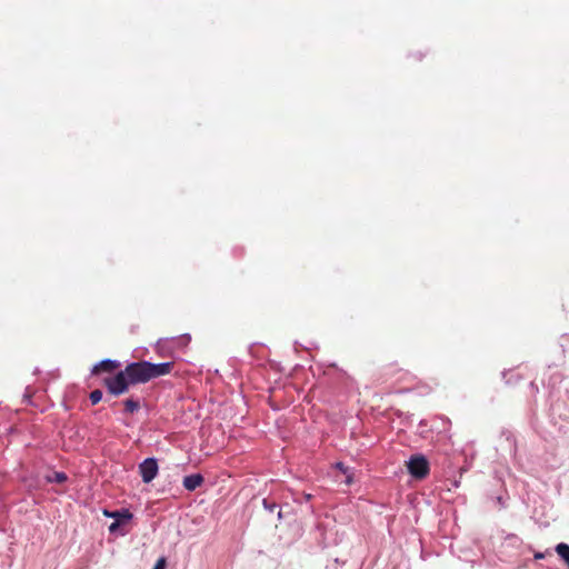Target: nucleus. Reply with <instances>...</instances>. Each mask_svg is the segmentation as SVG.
I'll return each mask as SVG.
<instances>
[{
  "label": "nucleus",
  "mask_w": 569,
  "mask_h": 569,
  "mask_svg": "<svg viewBox=\"0 0 569 569\" xmlns=\"http://www.w3.org/2000/svg\"><path fill=\"white\" fill-rule=\"evenodd\" d=\"M172 369L173 362H132L114 376L104 378L103 383L111 395L120 396L126 393L130 386L147 383L158 377L167 376Z\"/></svg>",
  "instance_id": "1"
},
{
  "label": "nucleus",
  "mask_w": 569,
  "mask_h": 569,
  "mask_svg": "<svg viewBox=\"0 0 569 569\" xmlns=\"http://www.w3.org/2000/svg\"><path fill=\"white\" fill-rule=\"evenodd\" d=\"M407 467L409 473L418 480L425 479L430 471L429 462L427 458L422 455L412 456L409 459Z\"/></svg>",
  "instance_id": "2"
},
{
  "label": "nucleus",
  "mask_w": 569,
  "mask_h": 569,
  "mask_svg": "<svg viewBox=\"0 0 569 569\" xmlns=\"http://www.w3.org/2000/svg\"><path fill=\"white\" fill-rule=\"evenodd\" d=\"M139 472L144 483L151 482L158 475V462L154 458H147L139 465Z\"/></svg>",
  "instance_id": "3"
},
{
  "label": "nucleus",
  "mask_w": 569,
  "mask_h": 569,
  "mask_svg": "<svg viewBox=\"0 0 569 569\" xmlns=\"http://www.w3.org/2000/svg\"><path fill=\"white\" fill-rule=\"evenodd\" d=\"M104 515L108 517H112L116 520L109 526V531L111 533L117 532L118 528L123 523L128 522L132 518V513L129 510L114 511L109 512L104 510Z\"/></svg>",
  "instance_id": "4"
},
{
  "label": "nucleus",
  "mask_w": 569,
  "mask_h": 569,
  "mask_svg": "<svg viewBox=\"0 0 569 569\" xmlns=\"http://www.w3.org/2000/svg\"><path fill=\"white\" fill-rule=\"evenodd\" d=\"M120 367L116 360L106 359L97 363L92 369V375H100L101 372H113Z\"/></svg>",
  "instance_id": "5"
},
{
  "label": "nucleus",
  "mask_w": 569,
  "mask_h": 569,
  "mask_svg": "<svg viewBox=\"0 0 569 569\" xmlns=\"http://www.w3.org/2000/svg\"><path fill=\"white\" fill-rule=\"evenodd\" d=\"M204 481V478L200 473H193L183 478V487L188 491H193L199 488Z\"/></svg>",
  "instance_id": "6"
},
{
  "label": "nucleus",
  "mask_w": 569,
  "mask_h": 569,
  "mask_svg": "<svg viewBox=\"0 0 569 569\" xmlns=\"http://www.w3.org/2000/svg\"><path fill=\"white\" fill-rule=\"evenodd\" d=\"M556 552L569 567V545L560 542L556 546Z\"/></svg>",
  "instance_id": "7"
},
{
  "label": "nucleus",
  "mask_w": 569,
  "mask_h": 569,
  "mask_svg": "<svg viewBox=\"0 0 569 569\" xmlns=\"http://www.w3.org/2000/svg\"><path fill=\"white\" fill-rule=\"evenodd\" d=\"M123 406H124V411L128 413H133L140 409V402L132 398L124 400Z\"/></svg>",
  "instance_id": "8"
},
{
  "label": "nucleus",
  "mask_w": 569,
  "mask_h": 569,
  "mask_svg": "<svg viewBox=\"0 0 569 569\" xmlns=\"http://www.w3.org/2000/svg\"><path fill=\"white\" fill-rule=\"evenodd\" d=\"M89 399L92 405H97L102 399V391L100 389H96V390L91 391L89 395Z\"/></svg>",
  "instance_id": "9"
},
{
  "label": "nucleus",
  "mask_w": 569,
  "mask_h": 569,
  "mask_svg": "<svg viewBox=\"0 0 569 569\" xmlns=\"http://www.w3.org/2000/svg\"><path fill=\"white\" fill-rule=\"evenodd\" d=\"M49 481H54L58 483H62L67 480V476L63 472H53L52 478H48Z\"/></svg>",
  "instance_id": "10"
},
{
  "label": "nucleus",
  "mask_w": 569,
  "mask_h": 569,
  "mask_svg": "<svg viewBox=\"0 0 569 569\" xmlns=\"http://www.w3.org/2000/svg\"><path fill=\"white\" fill-rule=\"evenodd\" d=\"M336 467H337L338 469H340V470H341V471L347 476V478H346V483H347V485H351V483H352V478H351V476H350V475H348V468H346V467L343 466V463H341V462H338V463L336 465Z\"/></svg>",
  "instance_id": "11"
},
{
  "label": "nucleus",
  "mask_w": 569,
  "mask_h": 569,
  "mask_svg": "<svg viewBox=\"0 0 569 569\" xmlns=\"http://www.w3.org/2000/svg\"><path fill=\"white\" fill-rule=\"evenodd\" d=\"M167 559L164 557H160L152 569H166Z\"/></svg>",
  "instance_id": "12"
},
{
  "label": "nucleus",
  "mask_w": 569,
  "mask_h": 569,
  "mask_svg": "<svg viewBox=\"0 0 569 569\" xmlns=\"http://www.w3.org/2000/svg\"><path fill=\"white\" fill-rule=\"evenodd\" d=\"M263 506H264V508H266V509H268V510H269V511H271V512H272V511L276 509V507H277V505H276V503H269V502L267 501V499H263Z\"/></svg>",
  "instance_id": "13"
},
{
  "label": "nucleus",
  "mask_w": 569,
  "mask_h": 569,
  "mask_svg": "<svg viewBox=\"0 0 569 569\" xmlns=\"http://www.w3.org/2000/svg\"><path fill=\"white\" fill-rule=\"evenodd\" d=\"M543 556L541 553L536 555V558H542Z\"/></svg>",
  "instance_id": "14"
}]
</instances>
